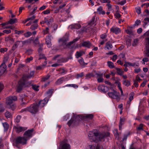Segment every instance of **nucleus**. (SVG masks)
<instances>
[{
	"label": "nucleus",
	"instance_id": "nucleus-1",
	"mask_svg": "<svg viewBox=\"0 0 149 149\" xmlns=\"http://www.w3.org/2000/svg\"><path fill=\"white\" fill-rule=\"evenodd\" d=\"M34 72L31 71L29 74H24L20 80L18 81L16 91L17 92H20L22 90L23 88L26 86V84L28 80L34 76Z\"/></svg>",
	"mask_w": 149,
	"mask_h": 149
},
{
	"label": "nucleus",
	"instance_id": "nucleus-2",
	"mask_svg": "<svg viewBox=\"0 0 149 149\" xmlns=\"http://www.w3.org/2000/svg\"><path fill=\"white\" fill-rule=\"evenodd\" d=\"M110 89L111 91H109L110 92L108 93L109 97L111 98L116 99L117 101H119L120 99L119 93H118L116 91L114 90L113 87L110 88Z\"/></svg>",
	"mask_w": 149,
	"mask_h": 149
},
{
	"label": "nucleus",
	"instance_id": "nucleus-3",
	"mask_svg": "<svg viewBox=\"0 0 149 149\" xmlns=\"http://www.w3.org/2000/svg\"><path fill=\"white\" fill-rule=\"evenodd\" d=\"M27 141L24 136H18L16 138L15 141L13 144L17 147L19 144H21L22 145L26 144L27 143Z\"/></svg>",
	"mask_w": 149,
	"mask_h": 149
},
{
	"label": "nucleus",
	"instance_id": "nucleus-4",
	"mask_svg": "<svg viewBox=\"0 0 149 149\" xmlns=\"http://www.w3.org/2000/svg\"><path fill=\"white\" fill-rule=\"evenodd\" d=\"M29 100L28 96L25 95L20 96L19 99L20 105L24 106L27 104Z\"/></svg>",
	"mask_w": 149,
	"mask_h": 149
},
{
	"label": "nucleus",
	"instance_id": "nucleus-5",
	"mask_svg": "<svg viewBox=\"0 0 149 149\" xmlns=\"http://www.w3.org/2000/svg\"><path fill=\"white\" fill-rule=\"evenodd\" d=\"M77 115L74 116L67 123V125L70 127L72 125H78L80 121V119H77Z\"/></svg>",
	"mask_w": 149,
	"mask_h": 149
},
{
	"label": "nucleus",
	"instance_id": "nucleus-6",
	"mask_svg": "<svg viewBox=\"0 0 149 149\" xmlns=\"http://www.w3.org/2000/svg\"><path fill=\"white\" fill-rule=\"evenodd\" d=\"M109 135L110 133L109 132L99 133L98 132V135L96 137V142L101 141L102 139L109 136Z\"/></svg>",
	"mask_w": 149,
	"mask_h": 149
},
{
	"label": "nucleus",
	"instance_id": "nucleus-7",
	"mask_svg": "<svg viewBox=\"0 0 149 149\" xmlns=\"http://www.w3.org/2000/svg\"><path fill=\"white\" fill-rule=\"evenodd\" d=\"M93 117V115L92 114L85 115H78L76 118L80 119V121L81 120H87L92 119Z\"/></svg>",
	"mask_w": 149,
	"mask_h": 149
},
{
	"label": "nucleus",
	"instance_id": "nucleus-8",
	"mask_svg": "<svg viewBox=\"0 0 149 149\" xmlns=\"http://www.w3.org/2000/svg\"><path fill=\"white\" fill-rule=\"evenodd\" d=\"M34 131V130L32 129L26 131L24 133L23 136L27 141L32 137Z\"/></svg>",
	"mask_w": 149,
	"mask_h": 149
},
{
	"label": "nucleus",
	"instance_id": "nucleus-9",
	"mask_svg": "<svg viewBox=\"0 0 149 149\" xmlns=\"http://www.w3.org/2000/svg\"><path fill=\"white\" fill-rule=\"evenodd\" d=\"M17 100V97L16 96H10L6 98V103L7 105L10 106L13 102Z\"/></svg>",
	"mask_w": 149,
	"mask_h": 149
},
{
	"label": "nucleus",
	"instance_id": "nucleus-10",
	"mask_svg": "<svg viewBox=\"0 0 149 149\" xmlns=\"http://www.w3.org/2000/svg\"><path fill=\"white\" fill-rule=\"evenodd\" d=\"M59 149H70V146L67 143V140H64L61 143Z\"/></svg>",
	"mask_w": 149,
	"mask_h": 149
},
{
	"label": "nucleus",
	"instance_id": "nucleus-11",
	"mask_svg": "<svg viewBox=\"0 0 149 149\" xmlns=\"http://www.w3.org/2000/svg\"><path fill=\"white\" fill-rule=\"evenodd\" d=\"M29 112L32 113H35L38 110V105L37 104H34L28 107Z\"/></svg>",
	"mask_w": 149,
	"mask_h": 149
},
{
	"label": "nucleus",
	"instance_id": "nucleus-12",
	"mask_svg": "<svg viewBox=\"0 0 149 149\" xmlns=\"http://www.w3.org/2000/svg\"><path fill=\"white\" fill-rule=\"evenodd\" d=\"M98 135V131L96 132H90L88 134V137L89 139L93 140V141L96 142V137Z\"/></svg>",
	"mask_w": 149,
	"mask_h": 149
},
{
	"label": "nucleus",
	"instance_id": "nucleus-13",
	"mask_svg": "<svg viewBox=\"0 0 149 149\" xmlns=\"http://www.w3.org/2000/svg\"><path fill=\"white\" fill-rule=\"evenodd\" d=\"M107 35L106 33H103L100 36V39L102 40L101 41L100 43V45L99 46V47H100V45H103L105 42L107 40Z\"/></svg>",
	"mask_w": 149,
	"mask_h": 149
},
{
	"label": "nucleus",
	"instance_id": "nucleus-14",
	"mask_svg": "<svg viewBox=\"0 0 149 149\" xmlns=\"http://www.w3.org/2000/svg\"><path fill=\"white\" fill-rule=\"evenodd\" d=\"M53 21V19L52 17L47 16L45 18L44 22H41L40 24H42L44 23H45L48 25L50 24V23L52 22Z\"/></svg>",
	"mask_w": 149,
	"mask_h": 149
},
{
	"label": "nucleus",
	"instance_id": "nucleus-15",
	"mask_svg": "<svg viewBox=\"0 0 149 149\" xmlns=\"http://www.w3.org/2000/svg\"><path fill=\"white\" fill-rule=\"evenodd\" d=\"M110 31L111 32L114 33L116 34H118L120 33V29L117 27L115 26L112 27L110 29Z\"/></svg>",
	"mask_w": 149,
	"mask_h": 149
},
{
	"label": "nucleus",
	"instance_id": "nucleus-16",
	"mask_svg": "<svg viewBox=\"0 0 149 149\" xmlns=\"http://www.w3.org/2000/svg\"><path fill=\"white\" fill-rule=\"evenodd\" d=\"M145 39L146 41L145 53L147 56L149 57V38H146Z\"/></svg>",
	"mask_w": 149,
	"mask_h": 149
},
{
	"label": "nucleus",
	"instance_id": "nucleus-17",
	"mask_svg": "<svg viewBox=\"0 0 149 149\" xmlns=\"http://www.w3.org/2000/svg\"><path fill=\"white\" fill-rule=\"evenodd\" d=\"M68 38L67 36L63 37L62 38L59 40V42L63 45H66L67 42L68 41Z\"/></svg>",
	"mask_w": 149,
	"mask_h": 149
},
{
	"label": "nucleus",
	"instance_id": "nucleus-18",
	"mask_svg": "<svg viewBox=\"0 0 149 149\" xmlns=\"http://www.w3.org/2000/svg\"><path fill=\"white\" fill-rule=\"evenodd\" d=\"M6 66L4 63H2L0 66V76L2 75L6 70Z\"/></svg>",
	"mask_w": 149,
	"mask_h": 149
},
{
	"label": "nucleus",
	"instance_id": "nucleus-19",
	"mask_svg": "<svg viewBox=\"0 0 149 149\" xmlns=\"http://www.w3.org/2000/svg\"><path fill=\"white\" fill-rule=\"evenodd\" d=\"M69 58H63L60 59L57 58V62L58 64H61V63L66 62L68 60Z\"/></svg>",
	"mask_w": 149,
	"mask_h": 149
},
{
	"label": "nucleus",
	"instance_id": "nucleus-20",
	"mask_svg": "<svg viewBox=\"0 0 149 149\" xmlns=\"http://www.w3.org/2000/svg\"><path fill=\"white\" fill-rule=\"evenodd\" d=\"M48 100L47 99L45 98L43 100H40L38 103V107L39 106L40 107H43L47 102Z\"/></svg>",
	"mask_w": 149,
	"mask_h": 149
},
{
	"label": "nucleus",
	"instance_id": "nucleus-21",
	"mask_svg": "<svg viewBox=\"0 0 149 149\" xmlns=\"http://www.w3.org/2000/svg\"><path fill=\"white\" fill-rule=\"evenodd\" d=\"M14 128L16 132L19 133L23 131L26 130L27 128L26 127H15Z\"/></svg>",
	"mask_w": 149,
	"mask_h": 149
},
{
	"label": "nucleus",
	"instance_id": "nucleus-22",
	"mask_svg": "<svg viewBox=\"0 0 149 149\" xmlns=\"http://www.w3.org/2000/svg\"><path fill=\"white\" fill-rule=\"evenodd\" d=\"M45 43L48 47H51L52 45L51 42V38L49 36H47L46 37Z\"/></svg>",
	"mask_w": 149,
	"mask_h": 149
},
{
	"label": "nucleus",
	"instance_id": "nucleus-23",
	"mask_svg": "<svg viewBox=\"0 0 149 149\" xmlns=\"http://www.w3.org/2000/svg\"><path fill=\"white\" fill-rule=\"evenodd\" d=\"M81 44L82 46L87 47L88 48H89L91 46V43L88 41L84 42Z\"/></svg>",
	"mask_w": 149,
	"mask_h": 149
},
{
	"label": "nucleus",
	"instance_id": "nucleus-24",
	"mask_svg": "<svg viewBox=\"0 0 149 149\" xmlns=\"http://www.w3.org/2000/svg\"><path fill=\"white\" fill-rule=\"evenodd\" d=\"M107 87L103 85H101L98 86V89L100 91L106 93L107 91Z\"/></svg>",
	"mask_w": 149,
	"mask_h": 149
},
{
	"label": "nucleus",
	"instance_id": "nucleus-25",
	"mask_svg": "<svg viewBox=\"0 0 149 149\" xmlns=\"http://www.w3.org/2000/svg\"><path fill=\"white\" fill-rule=\"evenodd\" d=\"M134 96V94L133 93H131L129 94V100H128L127 102V105H130L131 104V102L133 99Z\"/></svg>",
	"mask_w": 149,
	"mask_h": 149
},
{
	"label": "nucleus",
	"instance_id": "nucleus-26",
	"mask_svg": "<svg viewBox=\"0 0 149 149\" xmlns=\"http://www.w3.org/2000/svg\"><path fill=\"white\" fill-rule=\"evenodd\" d=\"M38 22V20L36 19L33 22L34 24L31 25L30 29L32 30H34L36 29L38 27V24L37 23Z\"/></svg>",
	"mask_w": 149,
	"mask_h": 149
},
{
	"label": "nucleus",
	"instance_id": "nucleus-27",
	"mask_svg": "<svg viewBox=\"0 0 149 149\" xmlns=\"http://www.w3.org/2000/svg\"><path fill=\"white\" fill-rule=\"evenodd\" d=\"M113 47L110 41H108L106 43L105 47V49H106L107 50H109Z\"/></svg>",
	"mask_w": 149,
	"mask_h": 149
},
{
	"label": "nucleus",
	"instance_id": "nucleus-28",
	"mask_svg": "<svg viewBox=\"0 0 149 149\" xmlns=\"http://www.w3.org/2000/svg\"><path fill=\"white\" fill-rule=\"evenodd\" d=\"M50 75L48 74L47 75L43 76L41 79V81L43 82L47 81L50 78Z\"/></svg>",
	"mask_w": 149,
	"mask_h": 149
},
{
	"label": "nucleus",
	"instance_id": "nucleus-29",
	"mask_svg": "<svg viewBox=\"0 0 149 149\" xmlns=\"http://www.w3.org/2000/svg\"><path fill=\"white\" fill-rule=\"evenodd\" d=\"M64 81V77H61L57 80L55 82V84L56 85L61 84L63 83Z\"/></svg>",
	"mask_w": 149,
	"mask_h": 149
},
{
	"label": "nucleus",
	"instance_id": "nucleus-30",
	"mask_svg": "<svg viewBox=\"0 0 149 149\" xmlns=\"http://www.w3.org/2000/svg\"><path fill=\"white\" fill-rule=\"evenodd\" d=\"M71 28L72 29H79L80 28L81 26L80 24H76L74 25H72L70 26Z\"/></svg>",
	"mask_w": 149,
	"mask_h": 149
},
{
	"label": "nucleus",
	"instance_id": "nucleus-31",
	"mask_svg": "<svg viewBox=\"0 0 149 149\" xmlns=\"http://www.w3.org/2000/svg\"><path fill=\"white\" fill-rule=\"evenodd\" d=\"M123 84L127 87L130 86L131 84L130 81L127 79H124L123 81Z\"/></svg>",
	"mask_w": 149,
	"mask_h": 149
},
{
	"label": "nucleus",
	"instance_id": "nucleus-32",
	"mask_svg": "<svg viewBox=\"0 0 149 149\" xmlns=\"http://www.w3.org/2000/svg\"><path fill=\"white\" fill-rule=\"evenodd\" d=\"M57 71H59V73L58 74V75H59V76L64 74L66 72L65 69L61 68H60L57 70Z\"/></svg>",
	"mask_w": 149,
	"mask_h": 149
},
{
	"label": "nucleus",
	"instance_id": "nucleus-33",
	"mask_svg": "<svg viewBox=\"0 0 149 149\" xmlns=\"http://www.w3.org/2000/svg\"><path fill=\"white\" fill-rule=\"evenodd\" d=\"M125 121V118H120L119 125V128L120 130L121 129L122 126L124 124Z\"/></svg>",
	"mask_w": 149,
	"mask_h": 149
},
{
	"label": "nucleus",
	"instance_id": "nucleus-34",
	"mask_svg": "<svg viewBox=\"0 0 149 149\" xmlns=\"http://www.w3.org/2000/svg\"><path fill=\"white\" fill-rule=\"evenodd\" d=\"M84 54V52L82 51H80L79 52L77 51L76 52L75 54V56L77 58H78L82 56Z\"/></svg>",
	"mask_w": 149,
	"mask_h": 149
},
{
	"label": "nucleus",
	"instance_id": "nucleus-35",
	"mask_svg": "<svg viewBox=\"0 0 149 149\" xmlns=\"http://www.w3.org/2000/svg\"><path fill=\"white\" fill-rule=\"evenodd\" d=\"M17 22V19L15 18L14 19H11L8 21V23L10 24H12Z\"/></svg>",
	"mask_w": 149,
	"mask_h": 149
},
{
	"label": "nucleus",
	"instance_id": "nucleus-36",
	"mask_svg": "<svg viewBox=\"0 0 149 149\" xmlns=\"http://www.w3.org/2000/svg\"><path fill=\"white\" fill-rule=\"evenodd\" d=\"M94 77V75L93 73H90L87 74L86 75V79H88L91 77Z\"/></svg>",
	"mask_w": 149,
	"mask_h": 149
},
{
	"label": "nucleus",
	"instance_id": "nucleus-37",
	"mask_svg": "<svg viewBox=\"0 0 149 149\" xmlns=\"http://www.w3.org/2000/svg\"><path fill=\"white\" fill-rule=\"evenodd\" d=\"M107 65L110 68H114L115 66L113 63L110 61H108L107 62Z\"/></svg>",
	"mask_w": 149,
	"mask_h": 149
},
{
	"label": "nucleus",
	"instance_id": "nucleus-38",
	"mask_svg": "<svg viewBox=\"0 0 149 149\" xmlns=\"http://www.w3.org/2000/svg\"><path fill=\"white\" fill-rule=\"evenodd\" d=\"M97 11L99 14L104 15L105 14L104 11H102V8L101 6H100L97 9Z\"/></svg>",
	"mask_w": 149,
	"mask_h": 149
},
{
	"label": "nucleus",
	"instance_id": "nucleus-39",
	"mask_svg": "<svg viewBox=\"0 0 149 149\" xmlns=\"http://www.w3.org/2000/svg\"><path fill=\"white\" fill-rule=\"evenodd\" d=\"M20 42V41H17L16 42H15L14 45H13L12 47V49L13 50H15L16 49L17 47Z\"/></svg>",
	"mask_w": 149,
	"mask_h": 149
},
{
	"label": "nucleus",
	"instance_id": "nucleus-40",
	"mask_svg": "<svg viewBox=\"0 0 149 149\" xmlns=\"http://www.w3.org/2000/svg\"><path fill=\"white\" fill-rule=\"evenodd\" d=\"M115 69L117 70V73L119 75H121L123 74L124 72V71H122L120 69L117 68H116Z\"/></svg>",
	"mask_w": 149,
	"mask_h": 149
},
{
	"label": "nucleus",
	"instance_id": "nucleus-41",
	"mask_svg": "<svg viewBox=\"0 0 149 149\" xmlns=\"http://www.w3.org/2000/svg\"><path fill=\"white\" fill-rule=\"evenodd\" d=\"M72 87L74 88H77L78 87L77 85L75 84H68L63 86V87Z\"/></svg>",
	"mask_w": 149,
	"mask_h": 149
},
{
	"label": "nucleus",
	"instance_id": "nucleus-42",
	"mask_svg": "<svg viewBox=\"0 0 149 149\" xmlns=\"http://www.w3.org/2000/svg\"><path fill=\"white\" fill-rule=\"evenodd\" d=\"M3 125L4 127V130L6 131H7L9 127V125L8 124L6 123H3Z\"/></svg>",
	"mask_w": 149,
	"mask_h": 149
},
{
	"label": "nucleus",
	"instance_id": "nucleus-43",
	"mask_svg": "<svg viewBox=\"0 0 149 149\" xmlns=\"http://www.w3.org/2000/svg\"><path fill=\"white\" fill-rule=\"evenodd\" d=\"M78 61L80 64L82 66L86 65H87V63H85L84 61V59L83 58H81L78 60Z\"/></svg>",
	"mask_w": 149,
	"mask_h": 149
},
{
	"label": "nucleus",
	"instance_id": "nucleus-44",
	"mask_svg": "<svg viewBox=\"0 0 149 149\" xmlns=\"http://www.w3.org/2000/svg\"><path fill=\"white\" fill-rule=\"evenodd\" d=\"M144 126V125L142 124H140L139 126L137 127L136 130H138L140 131V130H143V127Z\"/></svg>",
	"mask_w": 149,
	"mask_h": 149
},
{
	"label": "nucleus",
	"instance_id": "nucleus-45",
	"mask_svg": "<svg viewBox=\"0 0 149 149\" xmlns=\"http://www.w3.org/2000/svg\"><path fill=\"white\" fill-rule=\"evenodd\" d=\"M5 116L7 118H10L12 116L11 113L9 111H7L5 113Z\"/></svg>",
	"mask_w": 149,
	"mask_h": 149
},
{
	"label": "nucleus",
	"instance_id": "nucleus-46",
	"mask_svg": "<svg viewBox=\"0 0 149 149\" xmlns=\"http://www.w3.org/2000/svg\"><path fill=\"white\" fill-rule=\"evenodd\" d=\"M39 86H37L35 85H33L32 86V88L36 91H39Z\"/></svg>",
	"mask_w": 149,
	"mask_h": 149
},
{
	"label": "nucleus",
	"instance_id": "nucleus-47",
	"mask_svg": "<svg viewBox=\"0 0 149 149\" xmlns=\"http://www.w3.org/2000/svg\"><path fill=\"white\" fill-rule=\"evenodd\" d=\"M32 33L30 32H27L26 33H25L24 35L25 37H29L31 36L32 35Z\"/></svg>",
	"mask_w": 149,
	"mask_h": 149
},
{
	"label": "nucleus",
	"instance_id": "nucleus-48",
	"mask_svg": "<svg viewBox=\"0 0 149 149\" xmlns=\"http://www.w3.org/2000/svg\"><path fill=\"white\" fill-rule=\"evenodd\" d=\"M99 76H100V78H97V81L98 82V83H101L104 80V79L103 77V75H99Z\"/></svg>",
	"mask_w": 149,
	"mask_h": 149
},
{
	"label": "nucleus",
	"instance_id": "nucleus-49",
	"mask_svg": "<svg viewBox=\"0 0 149 149\" xmlns=\"http://www.w3.org/2000/svg\"><path fill=\"white\" fill-rule=\"evenodd\" d=\"M24 30H21L20 31H18L17 30H15V34H17L18 35H20L23 33L24 32Z\"/></svg>",
	"mask_w": 149,
	"mask_h": 149
},
{
	"label": "nucleus",
	"instance_id": "nucleus-50",
	"mask_svg": "<svg viewBox=\"0 0 149 149\" xmlns=\"http://www.w3.org/2000/svg\"><path fill=\"white\" fill-rule=\"evenodd\" d=\"M58 27V26L57 24L54 23L53 24V26L52 27L53 30H52V31L53 32V31H55L57 29Z\"/></svg>",
	"mask_w": 149,
	"mask_h": 149
},
{
	"label": "nucleus",
	"instance_id": "nucleus-51",
	"mask_svg": "<svg viewBox=\"0 0 149 149\" xmlns=\"http://www.w3.org/2000/svg\"><path fill=\"white\" fill-rule=\"evenodd\" d=\"M79 38H77L74 39L72 41L70 42H69L67 45H71L73 43L77 41L79 39Z\"/></svg>",
	"mask_w": 149,
	"mask_h": 149
},
{
	"label": "nucleus",
	"instance_id": "nucleus-52",
	"mask_svg": "<svg viewBox=\"0 0 149 149\" xmlns=\"http://www.w3.org/2000/svg\"><path fill=\"white\" fill-rule=\"evenodd\" d=\"M29 112V107H26L25 108L22 109L20 111V113H23L24 112Z\"/></svg>",
	"mask_w": 149,
	"mask_h": 149
},
{
	"label": "nucleus",
	"instance_id": "nucleus-53",
	"mask_svg": "<svg viewBox=\"0 0 149 149\" xmlns=\"http://www.w3.org/2000/svg\"><path fill=\"white\" fill-rule=\"evenodd\" d=\"M39 58L38 59L39 60H40L42 59H45V60H47L44 54H40L39 55Z\"/></svg>",
	"mask_w": 149,
	"mask_h": 149
},
{
	"label": "nucleus",
	"instance_id": "nucleus-54",
	"mask_svg": "<svg viewBox=\"0 0 149 149\" xmlns=\"http://www.w3.org/2000/svg\"><path fill=\"white\" fill-rule=\"evenodd\" d=\"M6 41H12L13 40V38L10 36L6 37L5 38Z\"/></svg>",
	"mask_w": 149,
	"mask_h": 149
},
{
	"label": "nucleus",
	"instance_id": "nucleus-55",
	"mask_svg": "<svg viewBox=\"0 0 149 149\" xmlns=\"http://www.w3.org/2000/svg\"><path fill=\"white\" fill-rule=\"evenodd\" d=\"M130 133L129 132H128L127 134H125L124 136V138H123V140H126L127 137V136L130 135Z\"/></svg>",
	"mask_w": 149,
	"mask_h": 149
},
{
	"label": "nucleus",
	"instance_id": "nucleus-56",
	"mask_svg": "<svg viewBox=\"0 0 149 149\" xmlns=\"http://www.w3.org/2000/svg\"><path fill=\"white\" fill-rule=\"evenodd\" d=\"M21 118V116H20L18 115L17 116V117L15 119V121L17 123H19L20 121Z\"/></svg>",
	"mask_w": 149,
	"mask_h": 149
},
{
	"label": "nucleus",
	"instance_id": "nucleus-57",
	"mask_svg": "<svg viewBox=\"0 0 149 149\" xmlns=\"http://www.w3.org/2000/svg\"><path fill=\"white\" fill-rule=\"evenodd\" d=\"M115 17L116 19L120 18L121 17V15L119 13H116L115 14Z\"/></svg>",
	"mask_w": 149,
	"mask_h": 149
},
{
	"label": "nucleus",
	"instance_id": "nucleus-58",
	"mask_svg": "<svg viewBox=\"0 0 149 149\" xmlns=\"http://www.w3.org/2000/svg\"><path fill=\"white\" fill-rule=\"evenodd\" d=\"M84 74L83 72H81V73H80L79 74H78L77 75V76H76L77 78H79L80 77H83L84 76Z\"/></svg>",
	"mask_w": 149,
	"mask_h": 149
},
{
	"label": "nucleus",
	"instance_id": "nucleus-59",
	"mask_svg": "<svg viewBox=\"0 0 149 149\" xmlns=\"http://www.w3.org/2000/svg\"><path fill=\"white\" fill-rule=\"evenodd\" d=\"M138 40L137 39H134L133 41V43L132 44L133 46H135L137 44Z\"/></svg>",
	"mask_w": 149,
	"mask_h": 149
},
{
	"label": "nucleus",
	"instance_id": "nucleus-60",
	"mask_svg": "<svg viewBox=\"0 0 149 149\" xmlns=\"http://www.w3.org/2000/svg\"><path fill=\"white\" fill-rule=\"evenodd\" d=\"M105 83L106 84H108L111 87L114 86L113 84H111L109 81H105Z\"/></svg>",
	"mask_w": 149,
	"mask_h": 149
},
{
	"label": "nucleus",
	"instance_id": "nucleus-61",
	"mask_svg": "<svg viewBox=\"0 0 149 149\" xmlns=\"http://www.w3.org/2000/svg\"><path fill=\"white\" fill-rule=\"evenodd\" d=\"M126 3V1L125 0H123L121 1L118 3V4H120L121 5H123L125 3Z\"/></svg>",
	"mask_w": 149,
	"mask_h": 149
},
{
	"label": "nucleus",
	"instance_id": "nucleus-62",
	"mask_svg": "<svg viewBox=\"0 0 149 149\" xmlns=\"http://www.w3.org/2000/svg\"><path fill=\"white\" fill-rule=\"evenodd\" d=\"M3 33H4L8 34L11 33V31L10 29L5 30H3Z\"/></svg>",
	"mask_w": 149,
	"mask_h": 149
},
{
	"label": "nucleus",
	"instance_id": "nucleus-63",
	"mask_svg": "<svg viewBox=\"0 0 149 149\" xmlns=\"http://www.w3.org/2000/svg\"><path fill=\"white\" fill-rule=\"evenodd\" d=\"M117 58V56L116 54H115L113 56L112 58L111 59L113 61L115 62Z\"/></svg>",
	"mask_w": 149,
	"mask_h": 149
},
{
	"label": "nucleus",
	"instance_id": "nucleus-64",
	"mask_svg": "<svg viewBox=\"0 0 149 149\" xmlns=\"http://www.w3.org/2000/svg\"><path fill=\"white\" fill-rule=\"evenodd\" d=\"M86 149H94V147L92 145H89L87 147Z\"/></svg>",
	"mask_w": 149,
	"mask_h": 149
}]
</instances>
